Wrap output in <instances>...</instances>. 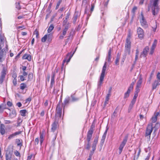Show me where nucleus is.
Segmentation results:
<instances>
[{"label":"nucleus","mask_w":160,"mask_h":160,"mask_svg":"<svg viewBox=\"0 0 160 160\" xmlns=\"http://www.w3.org/2000/svg\"><path fill=\"white\" fill-rule=\"evenodd\" d=\"M61 102L60 101L59 103L57 105L56 108V113L55 116V120L52 124L51 129L52 132H53L59 127L58 122L60 119L62 114V106L60 104Z\"/></svg>","instance_id":"nucleus-1"},{"label":"nucleus","mask_w":160,"mask_h":160,"mask_svg":"<svg viewBox=\"0 0 160 160\" xmlns=\"http://www.w3.org/2000/svg\"><path fill=\"white\" fill-rule=\"evenodd\" d=\"M2 69L1 72L0 76V83L2 84L5 78L7 73L8 72V67L3 64H2Z\"/></svg>","instance_id":"nucleus-2"},{"label":"nucleus","mask_w":160,"mask_h":160,"mask_svg":"<svg viewBox=\"0 0 160 160\" xmlns=\"http://www.w3.org/2000/svg\"><path fill=\"white\" fill-rule=\"evenodd\" d=\"M153 130V125L152 123L148 124L146 128L145 136L147 137L149 141L151 138V135Z\"/></svg>","instance_id":"nucleus-3"},{"label":"nucleus","mask_w":160,"mask_h":160,"mask_svg":"<svg viewBox=\"0 0 160 160\" xmlns=\"http://www.w3.org/2000/svg\"><path fill=\"white\" fill-rule=\"evenodd\" d=\"M159 0H154L152 5V14L155 16L158 14L159 8L158 6V2Z\"/></svg>","instance_id":"nucleus-4"},{"label":"nucleus","mask_w":160,"mask_h":160,"mask_svg":"<svg viewBox=\"0 0 160 160\" xmlns=\"http://www.w3.org/2000/svg\"><path fill=\"white\" fill-rule=\"evenodd\" d=\"M141 26L144 28H147L148 27V22L145 19L142 12L141 13L140 18L139 20Z\"/></svg>","instance_id":"nucleus-5"},{"label":"nucleus","mask_w":160,"mask_h":160,"mask_svg":"<svg viewBox=\"0 0 160 160\" xmlns=\"http://www.w3.org/2000/svg\"><path fill=\"white\" fill-rule=\"evenodd\" d=\"M13 149L11 148H8L6 151L5 154L6 160H11L13 155Z\"/></svg>","instance_id":"nucleus-6"},{"label":"nucleus","mask_w":160,"mask_h":160,"mask_svg":"<svg viewBox=\"0 0 160 160\" xmlns=\"http://www.w3.org/2000/svg\"><path fill=\"white\" fill-rule=\"evenodd\" d=\"M106 63H107L106 62L105 63L102 68V72L100 78L99 84L100 85H101L102 84L105 76V72L107 68Z\"/></svg>","instance_id":"nucleus-7"},{"label":"nucleus","mask_w":160,"mask_h":160,"mask_svg":"<svg viewBox=\"0 0 160 160\" xmlns=\"http://www.w3.org/2000/svg\"><path fill=\"white\" fill-rule=\"evenodd\" d=\"M136 82V80H134L133 82H132L130 86L128 87V89L126 92L125 93L124 96V98H128L129 96V94L133 89V87L135 83Z\"/></svg>","instance_id":"nucleus-8"},{"label":"nucleus","mask_w":160,"mask_h":160,"mask_svg":"<svg viewBox=\"0 0 160 160\" xmlns=\"http://www.w3.org/2000/svg\"><path fill=\"white\" fill-rule=\"evenodd\" d=\"M70 99L69 97H67L65 98L64 102H63V103H62V100H60L59 101L58 103V104L59 103L60 101H61V102H60V104L62 106V107H63V112H64V111L65 107L69 104V103L70 102Z\"/></svg>","instance_id":"nucleus-9"},{"label":"nucleus","mask_w":160,"mask_h":160,"mask_svg":"<svg viewBox=\"0 0 160 160\" xmlns=\"http://www.w3.org/2000/svg\"><path fill=\"white\" fill-rule=\"evenodd\" d=\"M137 33L138 37L140 39L142 40L144 38V31L142 28L140 27L138 28L137 30Z\"/></svg>","instance_id":"nucleus-10"},{"label":"nucleus","mask_w":160,"mask_h":160,"mask_svg":"<svg viewBox=\"0 0 160 160\" xmlns=\"http://www.w3.org/2000/svg\"><path fill=\"white\" fill-rule=\"evenodd\" d=\"M75 52V50L72 53V52H70L67 54L65 59L63 60V61L62 65H63L66 62L67 63H68L70 61L71 58L74 54Z\"/></svg>","instance_id":"nucleus-11"},{"label":"nucleus","mask_w":160,"mask_h":160,"mask_svg":"<svg viewBox=\"0 0 160 160\" xmlns=\"http://www.w3.org/2000/svg\"><path fill=\"white\" fill-rule=\"evenodd\" d=\"M131 47V42L130 40H126L125 43V50L129 53L130 52V49Z\"/></svg>","instance_id":"nucleus-12"},{"label":"nucleus","mask_w":160,"mask_h":160,"mask_svg":"<svg viewBox=\"0 0 160 160\" xmlns=\"http://www.w3.org/2000/svg\"><path fill=\"white\" fill-rule=\"evenodd\" d=\"M142 78L141 76H140L139 80H138L137 82V85L136 87V90L137 92H139V88L141 87V84L142 82Z\"/></svg>","instance_id":"nucleus-13"},{"label":"nucleus","mask_w":160,"mask_h":160,"mask_svg":"<svg viewBox=\"0 0 160 160\" xmlns=\"http://www.w3.org/2000/svg\"><path fill=\"white\" fill-rule=\"evenodd\" d=\"M68 30V26H65V28L62 30V33L59 36V39L60 40L63 39L65 36L67 34V32Z\"/></svg>","instance_id":"nucleus-14"},{"label":"nucleus","mask_w":160,"mask_h":160,"mask_svg":"<svg viewBox=\"0 0 160 160\" xmlns=\"http://www.w3.org/2000/svg\"><path fill=\"white\" fill-rule=\"evenodd\" d=\"M6 52L3 49L0 50V62H2L5 59Z\"/></svg>","instance_id":"nucleus-15"},{"label":"nucleus","mask_w":160,"mask_h":160,"mask_svg":"<svg viewBox=\"0 0 160 160\" xmlns=\"http://www.w3.org/2000/svg\"><path fill=\"white\" fill-rule=\"evenodd\" d=\"M149 50V48L148 46L146 47L143 49L142 52L141 54L140 57H145L147 55L148 52Z\"/></svg>","instance_id":"nucleus-16"},{"label":"nucleus","mask_w":160,"mask_h":160,"mask_svg":"<svg viewBox=\"0 0 160 160\" xmlns=\"http://www.w3.org/2000/svg\"><path fill=\"white\" fill-rule=\"evenodd\" d=\"M128 135H126L124 138L123 141L122 142L121 144V152L122 149L126 144L128 139Z\"/></svg>","instance_id":"nucleus-17"},{"label":"nucleus","mask_w":160,"mask_h":160,"mask_svg":"<svg viewBox=\"0 0 160 160\" xmlns=\"http://www.w3.org/2000/svg\"><path fill=\"white\" fill-rule=\"evenodd\" d=\"M160 84V81L159 80H155L152 83V89L153 90L157 88V86H159Z\"/></svg>","instance_id":"nucleus-18"},{"label":"nucleus","mask_w":160,"mask_h":160,"mask_svg":"<svg viewBox=\"0 0 160 160\" xmlns=\"http://www.w3.org/2000/svg\"><path fill=\"white\" fill-rule=\"evenodd\" d=\"M22 58L23 60L27 59L30 61L31 60V56L30 55L26 53L23 55Z\"/></svg>","instance_id":"nucleus-19"},{"label":"nucleus","mask_w":160,"mask_h":160,"mask_svg":"<svg viewBox=\"0 0 160 160\" xmlns=\"http://www.w3.org/2000/svg\"><path fill=\"white\" fill-rule=\"evenodd\" d=\"M17 115L16 111L15 109H13L11 112L10 113L9 116L11 118H12L16 117Z\"/></svg>","instance_id":"nucleus-20"},{"label":"nucleus","mask_w":160,"mask_h":160,"mask_svg":"<svg viewBox=\"0 0 160 160\" xmlns=\"http://www.w3.org/2000/svg\"><path fill=\"white\" fill-rule=\"evenodd\" d=\"M44 131H42V132H40L39 133L40 144L41 145H42L44 140Z\"/></svg>","instance_id":"nucleus-21"},{"label":"nucleus","mask_w":160,"mask_h":160,"mask_svg":"<svg viewBox=\"0 0 160 160\" xmlns=\"http://www.w3.org/2000/svg\"><path fill=\"white\" fill-rule=\"evenodd\" d=\"M5 128L4 125L3 124H1L0 127V133L2 135H3L5 133Z\"/></svg>","instance_id":"nucleus-22"},{"label":"nucleus","mask_w":160,"mask_h":160,"mask_svg":"<svg viewBox=\"0 0 160 160\" xmlns=\"http://www.w3.org/2000/svg\"><path fill=\"white\" fill-rule=\"evenodd\" d=\"M93 132L88 131L87 134V140L88 142H90Z\"/></svg>","instance_id":"nucleus-23"},{"label":"nucleus","mask_w":160,"mask_h":160,"mask_svg":"<svg viewBox=\"0 0 160 160\" xmlns=\"http://www.w3.org/2000/svg\"><path fill=\"white\" fill-rule=\"evenodd\" d=\"M159 112H157L154 113V116L152 118V122L153 123L156 122L157 120V117L159 115Z\"/></svg>","instance_id":"nucleus-24"},{"label":"nucleus","mask_w":160,"mask_h":160,"mask_svg":"<svg viewBox=\"0 0 160 160\" xmlns=\"http://www.w3.org/2000/svg\"><path fill=\"white\" fill-rule=\"evenodd\" d=\"M4 37L0 35V50L2 49V47L3 46L4 43Z\"/></svg>","instance_id":"nucleus-25"},{"label":"nucleus","mask_w":160,"mask_h":160,"mask_svg":"<svg viewBox=\"0 0 160 160\" xmlns=\"http://www.w3.org/2000/svg\"><path fill=\"white\" fill-rule=\"evenodd\" d=\"M152 27L153 29V31L154 32H155L157 28V24L156 21H154L152 23Z\"/></svg>","instance_id":"nucleus-26"},{"label":"nucleus","mask_w":160,"mask_h":160,"mask_svg":"<svg viewBox=\"0 0 160 160\" xmlns=\"http://www.w3.org/2000/svg\"><path fill=\"white\" fill-rule=\"evenodd\" d=\"M48 35V38H47V41L48 42H51L52 38V34L49 33L48 34H47Z\"/></svg>","instance_id":"nucleus-27"},{"label":"nucleus","mask_w":160,"mask_h":160,"mask_svg":"<svg viewBox=\"0 0 160 160\" xmlns=\"http://www.w3.org/2000/svg\"><path fill=\"white\" fill-rule=\"evenodd\" d=\"M27 88V85L26 84L24 83H22L20 84V89L22 90H23L26 88Z\"/></svg>","instance_id":"nucleus-28"},{"label":"nucleus","mask_w":160,"mask_h":160,"mask_svg":"<svg viewBox=\"0 0 160 160\" xmlns=\"http://www.w3.org/2000/svg\"><path fill=\"white\" fill-rule=\"evenodd\" d=\"M54 28L53 25V24H51L47 30L48 32L50 33L53 29Z\"/></svg>","instance_id":"nucleus-29"},{"label":"nucleus","mask_w":160,"mask_h":160,"mask_svg":"<svg viewBox=\"0 0 160 160\" xmlns=\"http://www.w3.org/2000/svg\"><path fill=\"white\" fill-rule=\"evenodd\" d=\"M132 33L131 32V30L130 29H129L128 32V35L126 39H128V40H130L132 37Z\"/></svg>","instance_id":"nucleus-30"},{"label":"nucleus","mask_w":160,"mask_h":160,"mask_svg":"<svg viewBox=\"0 0 160 160\" xmlns=\"http://www.w3.org/2000/svg\"><path fill=\"white\" fill-rule=\"evenodd\" d=\"M20 112L21 116L23 117H25L26 114L27 112V111L25 109L21 110L20 111Z\"/></svg>","instance_id":"nucleus-31"},{"label":"nucleus","mask_w":160,"mask_h":160,"mask_svg":"<svg viewBox=\"0 0 160 160\" xmlns=\"http://www.w3.org/2000/svg\"><path fill=\"white\" fill-rule=\"evenodd\" d=\"M20 133L19 132H15L14 133H13L10 135L9 137H8V139H11L13 138L14 136H15L18 135Z\"/></svg>","instance_id":"nucleus-32"},{"label":"nucleus","mask_w":160,"mask_h":160,"mask_svg":"<svg viewBox=\"0 0 160 160\" xmlns=\"http://www.w3.org/2000/svg\"><path fill=\"white\" fill-rule=\"evenodd\" d=\"M112 49L110 48L108 52V61L110 62L111 59V54Z\"/></svg>","instance_id":"nucleus-33"},{"label":"nucleus","mask_w":160,"mask_h":160,"mask_svg":"<svg viewBox=\"0 0 160 160\" xmlns=\"http://www.w3.org/2000/svg\"><path fill=\"white\" fill-rule=\"evenodd\" d=\"M48 35L47 34H45L41 39V41L42 42H45L47 40Z\"/></svg>","instance_id":"nucleus-34"},{"label":"nucleus","mask_w":160,"mask_h":160,"mask_svg":"<svg viewBox=\"0 0 160 160\" xmlns=\"http://www.w3.org/2000/svg\"><path fill=\"white\" fill-rule=\"evenodd\" d=\"M33 34H35L36 35V37L37 38H38L39 36V32L38 30L37 29H36L33 32Z\"/></svg>","instance_id":"nucleus-35"},{"label":"nucleus","mask_w":160,"mask_h":160,"mask_svg":"<svg viewBox=\"0 0 160 160\" xmlns=\"http://www.w3.org/2000/svg\"><path fill=\"white\" fill-rule=\"evenodd\" d=\"M95 127V125L93 123L92 124L90 128V129L88 131V132H93L94 131V128Z\"/></svg>","instance_id":"nucleus-36"},{"label":"nucleus","mask_w":160,"mask_h":160,"mask_svg":"<svg viewBox=\"0 0 160 160\" xmlns=\"http://www.w3.org/2000/svg\"><path fill=\"white\" fill-rule=\"evenodd\" d=\"M136 100L135 99H133L132 100L131 102V104H130L129 106V108H130V109H131L133 106V104L135 103L136 102Z\"/></svg>","instance_id":"nucleus-37"},{"label":"nucleus","mask_w":160,"mask_h":160,"mask_svg":"<svg viewBox=\"0 0 160 160\" xmlns=\"http://www.w3.org/2000/svg\"><path fill=\"white\" fill-rule=\"evenodd\" d=\"M157 44V40L156 39L154 40L153 43L152 44L151 48L155 49Z\"/></svg>","instance_id":"nucleus-38"},{"label":"nucleus","mask_w":160,"mask_h":160,"mask_svg":"<svg viewBox=\"0 0 160 160\" xmlns=\"http://www.w3.org/2000/svg\"><path fill=\"white\" fill-rule=\"evenodd\" d=\"M160 123L159 122H157L155 126L154 127V128H155V131H156L160 127Z\"/></svg>","instance_id":"nucleus-39"},{"label":"nucleus","mask_w":160,"mask_h":160,"mask_svg":"<svg viewBox=\"0 0 160 160\" xmlns=\"http://www.w3.org/2000/svg\"><path fill=\"white\" fill-rule=\"evenodd\" d=\"M16 8L18 10H20L21 9V6L19 2H18L16 3Z\"/></svg>","instance_id":"nucleus-40"},{"label":"nucleus","mask_w":160,"mask_h":160,"mask_svg":"<svg viewBox=\"0 0 160 160\" xmlns=\"http://www.w3.org/2000/svg\"><path fill=\"white\" fill-rule=\"evenodd\" d=\"M99 137H98L95 138L94 140L93 145H96L98 143Z\"/></svg>","instance_id":"nucleus-41"},{"label":"nucleus","mask_w":160,"mask_h":160,"mask_svg":"<svg viewBox=\"0 0 160 160\" xmlns=\"http://www.w3.org/2000/svg\"><path fill=\"white\" fill-rule=\"evenodd\" d=\"M14 154L17 157H19V158L21 157V155L20 152L17 150L14 151Z\"/></svg>","instance_id":"nucleus-42"},{"label":"nucleus","mask_w":160,"mask_h":160,"mask_svg":"<svg viewBox=\"0 0 160 160\" xmlns=\"http://www.w3.org/2000/svg\"><path fill=\"white\" fill-rule=\"evenodd\" d=\"M62 2V0H59V1L57 3V5L55 8V9L56 10L58 9V8L59 7L60 4L61 2Z\"/></svg>","instance_id":"nucleus-43"},{"label":"nucleus","mask_w":160,"mask_h":160,"mask_svg":"<svg viewBox=\"0 0 160 160\" xmlns=\"http://www.w3.org/2000/svg\"><path fill=\"white\" fill-rule=\"evenodd\" d=\"M54 83H55L54 79H51V81L50 85V88H52L53 85L54 84Z\"/></svg>","instance_id":"nucleus-44"},{"label":"nucleus","mask_w":160,"mask_h":160,"mask_svg":"<svg viewBox=\"0 0 160 160\" xmlns=\"http://www.w3.org/2000/svg\"><path fill=\"white\" fill-rule=\"evenodd\" d=\"M18 143H17V146H20V148L22 145V142H20V140L19 139H18Z\"/></svg>","instance_id":"nucleus-45"},{"label":"nucleus","mask_w":160,"mask_h":160,"mask_svg":"<svg viewBox=\"0 0 160 160\" xmlns=\"http://www.w3.org/2000/svg\"><path fill=\"white\" fill-rule=\"evenodd\" d=\"M137 9V7L136 6H134L132 10V12L134 14L136 11Z\"/></svg>","instance_id":"nucleus-46"},{"label":"nucleus","mask_w":160,"mask_h":160,"mask_svg":"<svg viewBox=\"0 0 160 160\" xmlns=\"http://www.w3.org/2000/svg\"><path fill=\"white\" fill-rule=\"evenodd\" d=\"M13 84L14 86H16L17 84V79H13L12 80Z\"/></svg>","instance_id":"nucleus-47"},{"label":"nucleus","mask_w":160,"mask_h":160,"mask_svg":"<svg viewBox=\"0 0 160 160\" xmlns=\"http://www.w3.org/2000/svg\"><path fill=\"white\" fill-rule=\"evenodd\" d=\"M31 100L32 97H29L26 100V103H29L31 101Z\"/></svg>","instance_id":"nucleus-48"},{"label":"nucleus","mask_w":160,"mask_h":160,"mask_svg":"<svg viewBox=\"0 0 160 160\" xmlns=\"http://www.w3.org/2000/svg\"><path fill=\"white\" fill-rule=\"evenodd\" d=\"M39 142V138L38 137L35 138L34 141V143L35 145H37Z\"/></svg>","instance_id":"nucleus-49"},{"label":"nucleus","mask_w":160,"mask_h":160,"mask_svg":"<svg viewBox=\"0 0 160 160\" xmlns=\"http://www.w3.org/2000/svg\"><path fill=\"white\" fill-rule=\"evenodd\" d=\"M5 109H6V108H4L2 107V106L0 105V113H2L4 110Z\"/></svg>","instance_id":"nucleus-50"},{"label":"nucleus","mask_w":160,"mask_h":160,"mask_svg":"<svg viewBox=\"0 0 160 160\" xmlns=\"http://www.w3.org/2000/svg\"><path fill=\"white\" fill-rule=\"evenodd\" d=\"M23 50H22L21 52H20L16 56L15 59H18L20 57V54L22 53V52L23 51Z\"/></svg>","instance_id":"nucleus-51"},{"label":"nucleus","mask_w":160,"mask_h":160,"mask_svg":"<svg viewBox=\"0 0 160 160\" xmlns=\"http://www.w3.org/2000/svg\"><path fill=\"white\" fill-rule=\"evenodd\" d=\"M156 77L157 79V80H159L160 81V72H158L157 73L156 75Z\"/></svg>","instance_id":"nucleus-52"},{"label":"nucleus","mask_w":160,"mask_h":160,"mask_svg":"<svg viewBox=\"0 0 160 160\" xmlns=\"http://www.w3.org/2000/svg\"><path fill=\"white\" fill-rule=\"evenodd\" d=\"M119 58H117L115 61V64L116 65L119 64Z\"/></svg>","instance_id":"nucleus-53"},{"label":"nucleus","mask_w":160,"mask_h":160,"mask_svg":"<svg viewBox=\"0 0 160 160\" xmlns=\"http://www.w3.org/2000/svg\"><path fill=\"white\" fill-rule=\"evenodd\" d=\"M139 92H137V91L136 90L135 91V93L134 94V95L133 97V99H135L136 100V99L137 98V97L138 96V93Z\"/></svg>","instance_id":"nucleus-54"},{"label":"nucleus","mask_w":160,"mask_h":160,"mask_svg":"<svg viewBox=\"0 0 160 160\" xmlns=\"http://www.w3.org/2000/svg\"><path fill=\"white\" fill-rule=\"evenodd\" d=\"M12 77L13 79H17V75L16 72H13L12 74Z\"/></svg>","instance_id":"nucleus-55"},{"label":"nucleus","mask_w":160,"mask_h":160,"mask_svg":"<svg viewBox=\"0 0 160 160\" xmlns=\"http://www.w3.org/2000/svg\"><path fill=\"white\" fill-rule=\"evenodd\" d=\"M33 74L32 73H30L28 75V78L29 80L33 78Z\"/></svg>","instance_id":"nucleus-56"},{"label":"nucleus","mask_w":160,"mask_h":160,"mask_svg":"<svg viewBox=\"0 0 160 160\" xmlns=\"http://www.w3.org/2000/svg\"><path fill=\"white\" fill-rule=\"evenodd\" d=\"M78 18V15H74L73 17V21L74 22H75L77 20Z\"/></svg>","instance_id":"nucleus-57"},{"label":"nucleus","mask_w":160,"mask_h":160,"mask_svg":"<svg viewBox=\"0 0 160 160\" xmlns=\"http://www.w3.org/2000/svg\"><path fill=\"white\" fill-rule=\"evenodd\" d=\"M7 105L9 107H11L12 105V102L10 101H8L7 102Z\"/></svg>","instance_id":"nucleus-58"},{"label":"nucleus","mask_w":160,"mask_h":160,"mask_svg":"<svg viewBox=\"0 0 160 160\" xmlns=\"http://www.w3.org/2000/svg\"><path fill=\"white\" fill-rule=\"evenodd\" d=\"M17 29H21V30H23L24 29H25V28L24 27V26L23 25H22V26H19L17 28Z\"/></svg>","instance_id":"nucleus-59"},{"label":"nucleus","mask_w":160,"mask_h":160,"mask_svg":"<svg viewBox=\"0 0 160 160\" xmlns=\"http://www.w3.org/2000/svg\"><path fill=\"white\" fill-rule=\"evenodd\" d=\"M20 80L22 81H23L25 80L24 76L23 75L20 76Z\"/></svg>","instance_id":"nucleus-60"},{"label":"nucleus","mask_w":160,"mask_h":160,"mask_svg":"<svg viewBox=\"0 0 160 160\" xmlns=\"http://www.w3.org/2000/svg\"><path fill=\"white\" fill-rule=\"evenodd\" d=\"M110 94H108L106 96L105 100H107V101H109V97L111 96Z\"/></svg>","instance_id":"nucleus-61"},{"label":"nucleus","mask_w":160,"mask_h":160,"mask_svg":"<svg viewBox=\"0 0 160 160\" xmlns=\"http://www.w3.org/2000/svg\"><path fill=\"white\" fill-rule=\"evenodd\" d=\"M155 49L151 48L150 49V51L149 53V54L150 55H152L154 52Z\"/></svg>","instance_id":"nucleus-62"},{"label":"nucleus","mask_w":160,"mask_h":160,"mask_svg":"<svg viewBox=\"0 0 160 160\" xmlns=\"http://www.w3.org/2000/svg\"><path fill=\"white\" fill-rule=\"evenodd\" d=\"M68 20L67 19H65L63 22H62V24L63 25H65L67 23V22H68Z\"/></svg>","instance_id":"nucleus-63"},{"label":"nucleus","mask_w":160,"mask_h":160,"mask_svg":"<svg viewBox=\"0 0 160 160\" xmlns=\"http://www.w3.org/2000/svg\"><path fill=\"white\" fill-rule=\"evenodd\" d=\"M32 156H33L32 154H31L29 156H28V157L27 160H30L32 159Z\"/></svg>","instance_id":"nucleus-64"}]
</instances>
